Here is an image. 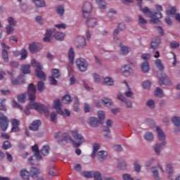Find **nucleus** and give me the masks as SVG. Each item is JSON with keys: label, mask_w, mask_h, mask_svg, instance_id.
Here are the masks:
<instances>
[{"label": "nucleus", "mask_w": 180, "mask_h": 180, "mask_svg": "<svg viewBox=\"0 0 180 180\" xmlns=\"http://www.w3.org/2000/svg\"><path fill=\"white\" fill-rule=\"evenodd\" d=\"M124 84H125L127 88L128 89V91L124 92L125 96H127V98H133V96L134 94L130 89V87L129 86V84L127 83V82L126 80L124 81Z\"/></svg>", "instance_id": "7c9ffc66"}, {"label": "nucleus", "mask_w": 180, "mask_h": 180, "mask_svg": "<svg viewBox=\"0 0 180 180\" xmlns=\"http://www.w3.org/2000/svg\"><path fill=\"white\" fill-rule=\"evenodd\" d=\"M120 54L121 56H127L128 53H130L131 51V49L130 47L123 45V44H120Z\"/></svg>", "instance_id": "dca6fc26"}, {"label": "nucleus", "mask_w": 180, "mask_h": 180, "mask_svg": "<svg viewBox=\"0 0 180 180\" xmlns=\"http://www.w3.org/2000/svg\"><path fill=\"white\" fill-rule=\"evenodd\" d=\"M40 153L42 155H49V153H50V147H49V146H43Z\"/></svg>", "instance_id": "ea45409f"}, {"label": "nucleus", "mask_w": 180, "mask_h": 180, "mask_svg": "<svg viewBox=\"0 0 180 180\" xmlns=\"http://www.w3.org/2000/svg\"><path fill=\"white\" fill-rule=\"evenodd\" d=\"M122 178L124 180H133V177L129 174H122Z\"/></svg>", "instance_id": "774afa93"}, {"label": "nucleus", "mask_w": 180, "mask_h": 180, "mask_svg": "<svg viewBox=\"0 0 180 180\" xmlns=\"http://www.w3.org/2000/svg\"><path fill=\"white\" fill-rule=\"evenodd\" d=\"M39 174H40V170H39V169H37L36 167L31 168L30 175H31L32 178H33V179H34V178H37V176H39Z\"/></svg>", "instance_id": "c85d7f7f"}, {"label": "nucleus", "mask_w": 180, "mask_h": 180, "mask_svg": "<svg viewBox=\"0 0 180 180\" xmlns=\"http://www.w3.org/2000/svg\"><path fill=\"white\" fill-rule=\"evenodd\" d=\"M56 12L58 13V15H60V16H63L64 15V7L62 6H58L56 8Z\"/></svg>", "instance_id": "4d7b16f0"}, {"label": "nucleus", "mask_w": 180, "mask_h": 180, "mask_svg": "<svg viewBox=\"0 0 180 180\" xmlns=\"http://www.w3.org/2000/svg\"><path fill=\"white\" fill-rule=\"evenodd\" d=\"M96 1L98 4L100 9L106 8V3H105V0H96Z\"/></svg>", "instance_id": "3c124183"}, {"label": "nucleus", "mask_w": 180, "mask_h": 180, "mask_svg": "<svg viewBox=\"0 0 180 180\" xmlns=\"http://www.w3.org/2000/svg\"><path fill=\"white\" fill-rule=\"evenodd\" d=\"M152 172L153 174L154 179L155 180H160V174L158 173V170L157 169V168L153 167L152 169Z\"/></svg>", "instance_id": "603ef678"}, {"label": "nucleus", "mask_w": 180, "mask_h": 180, "mask_svg": "<svg viewBox=\"0 0 180 180\" xmlns=\"http://www.w3.org/2000/svg\"><path fill=\"white\" fill-rule=\"evenodd\" d=\"M12 147V145H11V142L9 141H6L3 143V148L4 150H8V148H11Z\"/></svg>", "instance_id": "bf43d9fd"}, {"label": "nucleus", "mask_w": 180, "mask_h": 180, "mask_svg": "<svg viewBox=\"0 0 180 180\" xmlns=\"http://www.w3.org/2000/svg\"><path fill=\"white\" fill-rule=\"evenodd\" d=\"M139 26L141 27H144V25H146L147 20L143 18V16L139 15Z\"/></svg>", "instance_id": "5fc2aeb1"}, {"label": "nucleus", "mask_w": 180, "mask_h": 180, "mask_svg": "<svg viewBox=\"0 0 180 180\" xmlns=\"http://www.w3.org/2000/svg\"><path fill=\"white\" fill-rule=\"evenodd\" d=\"M11 105L13 108H17V109H20V110H23V107L19 105L16 101H12Z\"/></svg>", "instance_id": "052dcab7"}, {"label": "nucleus", "mask_w": 180, "mask_h": 180, "mask_svg": "<svg viewBox=\"0 0 180 180\" xmlns=\"http://www.w3.org/2000/svg\"><path fill=\"white\" fill-rule=\"evenodd\" d=\"M20 175L23 180L30 179V173L26 169H21L20 172Z\"/></svg>", "instance_id": "b1692460"}, {"label": "nucleus", "mask_w": 180, "mask_h": 180, "mask_svg": "<svg viewBox=\"0 0 180 180\" xmlns=\"http://www.w3.org/2000/svg\"><path fill=\"white\" fill-rule=\"evenodd\" d=\"M34 4L39 8H44L46 6V2L44 0H33Z\"/></svg>", "instance_id": "e433bc0d"}, {"label": "nucleus", "mask_w": 180, "mask_h": 180, "mask_svg": "<svg viewBox=\"0 0 180 180\" xmlns=\"http://www.w3.org/2000/svg\"><path fill=\"white\" fill-rule=\"evenodd\" d=\"M171 49H178L179 47V43L176 41H172L170 42Z\"/></svg>", "instance_id": "680f3d73"}, {"label": "nucleus", "mask_w": 180, "mask_h": 180, "mask_svg": "<svg viewBox=\"0 0 180 180\" xmlns=\"http://www.w3.org/2000/svg\"><path fill=\"white\" fill-rule=\"evenodd\" d=\"M68 54L69 63L70 64H74V57H75L74 49H72V48H70L68 52Z\"/></svg>", "instance_id": "2f4dec72"}, {"label": "nucleus", "mask_w": 180, "mask_h": 180, "mask_svg": "<svg viewBox=\"0 0 180 180\" xmlns=\"http://www.w3.org/2000/svg\"><path fill=\"white\" fill-rule=\"evenodd\" d=\"M166 172H167V174H172L174 169L172 167V165L169 164L166 166V169H165Z\"/></svg>", "instance_id": "e2e57ef3"}, {"label": "nucleus", "mask_w": 180, "mask_h": 180, "mask_svg": "<svg viewBox=\"0 0 180 180\" xmlns=\"http://www.w3.org/2000/svg\"><path fill=\"white\" fill-rule=\"evenodd\" d=\"M28 94H36V86L33 83H30L28 86Z\"/></svg>", "instance_id": "de8ad7c7"}, {"label": "nucleus", "mask_w": 180, "mask_h": 180, "mask_svg": "<svg viewBox=\"0 0 180 180\" xmlns=\"http://www.w3.org/2000/svg\"><path fill=\"white\" fill-rule=\"evenodd\" d=\"M97 20L95 18H89L86 21V23L88 26V27H95V26H96V23H97Z\"/></svg>", "instance_id": "bb28decb"}, {"label": "nucleus", "mask_w": 180, "mask_h": 180, "mask_svg": "<svg viewBox=\"0 0 180 180\" xmlns=\"http://www.w3.org/2000/svg\"><path fill=\"white\" fill-rule=\"evenodd\" d=\"M37 89L39 92H43L44 91V82L41 81L38 82Z\"/></svg>", "instance_id": "6e6d98bb"}, {"label": "nucleus", "mask_w": 180, "mask_h": 180, "mask_svg": "<svg viewBox=\"0 0 180 180\" xmlns=\"http://www.w3.org/2000/svg\"><path fill=\"white\" fill-rule=\"evenodd\" d=\"M41 124V121L37 120L33 121V122L30 126V130H33V131H37L39 130V127Z\"/></svg>", "instance_id": "4be33fe9"}, {"label": "nucleus", "mask_w": 180, "mask_h": 180, "mask_svg": "<svg viewBox=\"0 0 180 180\" xmlns=\"http://www.w3.org/2000/svg\"><path fill=\"white\" fill-rule=\"evenodd\" d=\"M72 101V99H71V96L67 94L62 97V102L63 103H65L66 105H68L70 102Z\"/></svg>", "instance_id": "58836bf2"}, {"label": "nucleus", "mask_w": 180, "mask_h": 180, "mask_svg": "<svg viewBox=\"0 0 180 180\" xmlns=\"http://www.w3.org/2000/svg\"><path fill=\"white\" fill-rule=\"evenodd\" d=\"M156 131L158 133V137L160 141H164V140H165V134L164 131L161 130L160 127H157Z\"/></svg>", "instance_id": "a878e982"}, {"label": "nucleus", "mask_w": 180, "mask_h": 180, "mask_svg": "<svg viewBox=\"0 0 180 180\" xmlns=\"http://www.w3.org/2000/svg\"><path fill=\"white\" fill-rule=\"evenodd\" d=\"M8 26L6 27L7 34H11L13 32V28L16 26V21L12 17L8 18Z\"/></svg>", "instance_id": "9b49d317"}, {"label": "nucleus", "mask_w": 180, "mask_h": 180, "mask_svg": "<svg viewBox=\"0 0 180 180\" xmlns=\"http://www.w3.org/2000/svg\"><path fill=\"white\" fill-rule=\"evenodd\" d=\"M117 99L119 101H121L122 102V106H126V108H131L133 106V104L131 101H127V98L123 96L122 93H120L117 96Z\"/></svg>", "instance_id": "4468645a"}, {"label": "nucleus", "mask_w": 180, "mask_h": 180, "mask_svg": "<svg viewBox=\"0 0 180 180\" xmlns=\"http://www.w3.org/2000/svg\"><path fill=\"white\" fill-rule=\"evenodd\" d=\"M53 108L54 109H56V112L57 113H58V115L64 116V111L61 110V101H60V99H56L54 101Z\"/></svg>", "instance_id": "2eb2a0df"}, {"label": "nucleus", "mask_w": 180, "mask_h": 180, "mask_svg": "<svg viewBox=\"0 0 180 180\" xmlns=\"http://www.w3.org/2000/svg\"><path fill=\"white\" fill-rule=\"evenodd\" d=\"M101 148V145L99 143H94L93 146V152L91 155V158H94L96 155V153L98 152V150Z\"/></svg>", "instance_id": "72a5a7b5"}, {"label": "nucleus", "mask_w": 180, "mask_h": 180, "mask_svg": "<svg viewBox=\"0 0 180 180\" xmlns=\"http://www.w3.org/2000/svg\"><path fill=\"white\" fill-rule=\"evenodd\" d=\"M78 42H79V49H82L86 46V40L85 39V37H79L77 38Z\"/></svg>", "instance_id": "c756f323"}, {"label": "nucleus", "mask_w": 180, "mask_h": 180, "mask_svg": "<svg viewBox=\"0 0 180 180\" xmlns=\"http://www.w3.org/2000/svg\"><path fill=\"white\" fill-rule=\"evenodd\" d=\"M146 105L148 106V108H150V109H154L155 108V103H154L153 100H148L146 102Z\"/></svg>", "instance_id": "13d9d810"}, {"label": "nucleus", "mask_w": 180, "mask_h": 180, "mask_svg": "<svg viewBox=\"0 0 180 180\" xmlns=\"http://www.w3.org/2000/svg\"><path fill=\"white\" fill-rule=\"evenodd\" d=\"M18 102H20L21 103H25L26 102V94H22L18 96Z\"/></svg>", "instance_id": "864d4df0"}, {"label": "nucleus", "mask_w": 180, "mask_h": 180, "mask_svg": "<svg viewBox=\"0 0 180 180\" xmlns=\"http://www.w3.org/2000/svg\"><path fill=\"white\" fill-rule=\"evenodd\" d=\"M141 71L143 72H148L150 71V63L148 62H143L141 66Z\"/></svg>", "instance_id": "473e14b6"}, {"label": "nucleus", "mask_w": 180, "mask_h": 180, "mask_svg": "<svg viewBox=\"0 0 180 180\" xmlns=\"http://www.w3.org/2000/svg\"><path fill=\"white\" fill-rule=\"evenodd\" d=\"M31 65L32 67H34L35 69V72L37 78L39 79H41L42 81H46V73L41 70V65L40 63H37L36 60L32 59L31 61Z\"/></svg>", "instance_id": "20e7f679"}, {"label": "nucleus", "mask_w": 180, "mask_h": 180, "mask_svg": "<svg viewBox=\"0 0 180 180\" xmlns=\"http://www.w3.org/2000/svg\"><path fill=\"white\" fill-rule=\"evenodd\" d=\"M1 47L3 49L1 52V57L5 63L9 62V54L8 53V51L9 49H11V46L6 45L5 43H1Z\"/></svg>", "instance_id": "423d86ee"}, {"label": "nucleus", "mask_w": 180, "mask_h": 180, "mask_svg": "<svg viewBox=\"0 0 180 180\" xmlns=\"http://www.w3.org/2000/svg\"><path fill=\"white\" fill-rule=\"evenodd\" d=\"M165 144H167L166 142H162L161 143H158L155 146L154 150L156 155H160V153H161V150L164 148Z\"/></svg>", "instance_id": "5701e85b"}, {"label": "nucleus", "mask_w": 180, "mask_h": 180, "mask_svg": "<svg viewBox=\"0 0 180 180\" xmlns=\"http://www.w3.org/2000/svg\"><path fill=\"white\" fill-rule=\"evenodd\" d=\"M89 124L91 127H98V124H102V121H100L96 117H91L89 118Z\"/></svg>", "instance_id": "f3484780"}, {"label": "nucleus", "mask_w": 180, "mask_h": 180, "mask_svg": "<svg viewBox=\"0 0 180 180\" xmlns=\"http://www.w3.org/2000/svg\"><path fill=\"white\" fill-rule=\"evenodd\" d=\"M76 65L79 71H82V72H85V70L88 68V63H86V61L84 58L77 59Z\"/></svg>", "instance_id": "6e6552de"}, {"label": "nucleus", "mask_w": 180, "mask_h": 180, "mask_svg": "<svg viewBox=\"0 0 180 180\" xmlns=\"http://www.w3.org/2000/svg\"><path fill=\"white\" fill-rule=\"evenodd\" d=\"M49 79L51 85H57V80L56 79V77L50 76Z\"/></svg>", "instance_id": "69168bd1"}, {"label": "nucleus", "mask_w": 180, "mask_h": 180, "mask_svg": "<svg viewBox=\"0 0 180 180\" xmlns=\"http://www.w3.org/2000/svg\"><path fill=\"white\" fill-rule=\"evenodd\" d=\"M54 37L56 40H59V41H61L64 40V37H65V34L63 32H56L54 34Z\"/></svg>", "instance_id": "c9c22d12"}, {"label": "nucleus", "mask_w": 180, "mask_h": 180, "mask_svg": "<svg viewBox=\"0 0 180 180\" xmlns=\"http://www.w3.org/2000/svg\"><path fill=\"white\" fill-rule=\"evenodd\" d=\"M8 126H9V120H8V117L5 116L4 113L0 112V127L2 131H6Z\"/></svg>", "instance_id": "39448f33"}, {"label": "nucleus", "mask_w": 180, "mask_h": 180, "mask_svg": "<svg viewBox=\"0 0 180 180\" xmlns=\"http://www.w3.org/2000/svg\"><path fill=\"white\" fill-rule=\"evenodd\" d=\"M27 57V51L26 49H22L21 51L20 60H25Z\"/></svg>", "instance_id": "0e129e2a"}, {"label": "nucleus", "mask_w": 180, "mask_h": 180, "mask_svg": "<svg viewBox=\"0 0 180 180\" xmlns=\"http://www.w3.org/2000/svg\"><path fill=\"white\" fill-rule=\"evenodd\" d=\"M30 109H34L37 110L39 113H46L49 109L47 107L43 104H39L35 102H31L28 105V108L24 110V113L25 115H30Z\"/></svg>", "instance_id": "7ed1b4c3"}, {"label": "nucleus", "mask_w": 180, "mask_h": 180, "mask_svg": "<svg viewBox=\"0 0 180 180\" xmlns=\"http://www.w3.org/2000/svg\"><path fill=\"white\" fill-rule=\"evenodd\" d=\"M136 5L139 8V11H142L143 13L148 18H150V22H157L158 18H161L162 15L160 13H155L153 12L148 8H143V0H136Z\"/></svg>", "instance_id": "f03ea898"}, {"label": "nucleus", "mask_w": 180, "mask_h": 180, "mask_svg": "<svg viewBox=\"0 0 180 180\" xmlns=\"http://www.w3.org/2000/svg\"><path fill=\"white\" fill-rule=\"evenodd\" d=\"M158 77H159L160 85H171V80L165 73H161V76L158 75Z\"/></svg>", "instance_id": "f8f14e48"}, {"label": "nucleus", "mask_w": 180, "mask_h": 180, "mask_svg": "<svg viewBox=\"0 0 180 180\" xmlns=\"http://www.w3.org/2000/svg\"><path fill=\"white\" fill-rule=\"evenodd\" d=\"M160 43H161V38H160V37H156L150 44V49H152L153 50H155L157 47L160 46Z\"/></svg>", "instance_id": "aec40b11"}, {"label": "nucleus", "mask_w": 180, "mask_h": 180, "mask_svg": "<svg viewBox=\"0 0 180 180\" xmlns=\"http://www.w3.org/2000/svg\"><path fill=\"white\" fill-rule=\"evenodd\" d=\"M43 49V45L40 43L34 42L30 44V51L32 54L37 53V51H40Z\"/></svg>", "instance_id": "ddd939ff"}, {"label": "nucleus", "mask_w": 180, "mask_h": 180, "mask_svg": "<svg viewBox=\"0 0 180 180\" xmlns=\"http://www.w3.org/2000/svg\"><path fill=\"white\" fill-rule=\"evenodd\" d=\"M98 117L99 119L98 120L103 124V122H105V112L103 111H98Z\"/></svg>", "instance_id": "a18cd8bd"}, {"label": "nucleus", "mask_w": 180, "mask_h": 180, "mask_svg": "<svg viewBox=\"0 0 180 180\" xmlns=\"http://www.w3.org/2000/svg\"><path fill=\"white\" fill-rule=\"evenodd\" d=\"M172 123L176 126L175 131H180V117L174 116L172 119Z\"/></svg>", "instance_id": "393cba45"}, {"label": "nucleus", "mask_w": 180, "mask_h": 180, "mask_svg": "<svg viewBox=\"0 0 180 180\" xmlns=\"http://www.w3.org/2000/svg\"><path fill=\"white\" fill-rule=\"evenodd\" d=\"M121 72L125 77H129L133 74V64L124 65L121 68Z\"/></svg>", "instance_id": "9d476101"}, {"label": "nucleus", "mask_w": 180, "mask_h": 180, "mask_svg": "<svg viewBox=\"0 0 180 180\" xmlns=\"http://www.w3.org/2000/svg\"><path fill=\"white\" fill-rule=\"evenodd\" d=\"M102 103L104 105V106H106L107 108H109V106H112V101L109 98H103L102 100Z\"/></svg>", "instance_id": "09e8293b"}, {"label": "nucleus", "mask_w": 180, "mask_h": 180, "mask_svg": "<svg viewBox=\"0 0 180 180\" xmlns=\"http://www.w3.org/2000/svg\"><path fill=\"white\" fill-rule=\"evenodd\" d=\"M104 84L110 86L115 84V82H113V79L111 77H105L104 79Z\"/></svg>", "instance_id": "8fccbe9b"}, {"label": "nucleus", "mask_w": 180, "mask_h": 180, "mask_svg": "<svg viewBox=\"0 0 180 180\" xmlns=\"http://www.w3.org/2000/svg\"><path fill=\"white\" fill-rule=\"evenodd\" d=\"M11 82L13 85H22V84H25V77L20 75L17 79L12 78Z\"/></svg>", "instance_id": "6ab92c4d"}, {"label": "nucleus", "mask_w": 180, "mask_h": 180, "mask_svg": "<svg viewBox=\"0 0 180 180\" xmlns=\"http://www.w3.org/2000/svg\"><path fill=\"white\" fill-rule=\"evenodd\" d=\"M54 32H56V29H51L46 30V32L45 34V37L43 39L44 41L46 43H49L51 39V36L54 34Z\"/></svg>", "instance_id": "a211bd4d"}, {"label": "nucleus", "mask_w": 180, "mask_h": 180, "mask_svg": "<svg viewBox=\"0 0 180 180\" xmlns=\"http://www.w3.org/2000/svg\"><path fill=\"white\" fill-rule=\"evenodd\" d=\"M145 140H147L148 141H152V140H154V135L151 132H146L144 135Z\"/></svg>", "instance_id": "37998d69"}, {"label": "nucleus", "mask_w": 180, "mask_h": 180, "mask_svg": "<svg viewBox=\"0 0 180 180\" xmlns=\"http://www.w3.org/2000/svg\"><path fill=\"white\" fill-rule=\"evenodd\" d=\"M106 157H108V152H106L105 150L99 151L97 153V158H98V161H103V160H105V158H106Z\"/></svg>", "instance_id": "cd10ccee"}, {"label": "nucleus", "mask_w": 180, "mask_h": 180, "mask_svg": "<svg viewBox=\"0 0 180 180\" xmlns=\"http://www.w3.org/2000/svg\"><path fill=\"white\" fill-rule=\"evenodd\" d=\"M51 73L52 75L51 77H53L54 78H60V76L61 75L58 69H52Z\"/></svg>", "instance_id": "c03bdc74"}, {"label": "nucleus", "mask_w": 180, "mask_h": 180, "mask_svg": "<svg viewBox=\"0 0 180 180\" xmlns=\"http://www.w3.org/2000/svg\"><path fill=\"white\" fill-rule=\"evenodd\" d=\"M155 64L157 68L160 70V71H162L164 70V68H165L164 65H162V63H161L160 59L155 60Z\"/></svg>", "instance_id": "79ce46f5"}, {"label": "nucleus", "mask_w": 180, "mask_h": 180, "mask_svg": "<svg viewBox=\"0 0 180 180\" xmlns=\"http://www.w3.org/2000/svg\"><path fill=\"white\" fill-rule=\"evenodd\" d=\"M142 85L145 89H150V86H151V82H150V81H145Z\"/></svg>", "instance_id": "338daca9"}, {"label": "nucleus", "mask_w": 180, "mask_h": 180, "mask_svg": "<svg viewBox=\"0 0 180 180\" xmlns=\"http://www.w3.org/2000/svg\"><path fill=\"white\" fill-rule=\"evenodd\" d=\"M82 12L84 18H88L89 13L92 12V4L89 2H85L83 4Z\"/></svg>", "instance_id": "1a4fd4ad"}, {"label": "nucleus", "mask_w": 180, "mask_h": 180, "mask_svg": "<svg viewBox=\"0 0 180 180\" xmlns=\"http://www.w3.org/2000/svg\"><path fill=\"white\" fill-rule=\"evenodd\" d=\"M106 124L108 127H105L103 128L104 131H107V133H110V127H112V120H108L106 121Z\"/></svg>", "instance_id": "49530a36"}, {"label": "nucleus", "mask_w": 180, "mask_h": 180, "mask_svg": "<svg viewBox=\"0 0 180 180\" xmlns=\"http://www.w3.org/2000/svg\"><path fill=\"white\" fill-rule=\"evenodd\" d=\"M22 74H30V66L29 65H22L21 66Z\"/></svg>", "instance_id": "4c0bfd02"}, {"label": "nucleus", "mask_w": 180, "mask_h": 180, "mask_svg": "<svg viewBox=\"0 0 180 180\" xmlns=\"http://www.w3.org/2000/svg\"><path fill=\"white\" fill-rule=\"evenodd\" d=\"M85 178H94V180H102V174L99 172H84Z\"/></svg>", "instance_id": "0eeeda50"}, {"label": "nucleus", "mask_w": 180, "mask_h": 180, "mask_svg": "<svg viewBox=\"0 0 180 180\" xmlns=\"http://www.w3.org/2000/svg\"><path fill=\"white\" fill-rule=\"evenodd\" d=\"M70 133L73 139L78 141L77 143L72 140L71 136H70V135H68L67 133L62 134L61 139L58 141V143L60 144V146H65L67 143L71 141L73 147H75V148H78V147H80L81 144L85 141V139H84V136H82L81 134H79L77 130H72L70 131Z\"/></svg>", "instance_id": "f257e3e1"}, {"label": "nucleus", "mask_w": 180, "mask_h": 180, "mask_svg": "<svg viewBox=\"0 0 180 180\" xmlns=\"http://www.w3.org/2000/svg\"><path fill=\"white\" fill-rule=\"evenodd\" d=\"M155 8L158 11H151L152 13H160L162 15L161 18H162V13H161V11H163L162 6H161L160 4H157L155 6ZM161 18H157L158 19L157 22H153V23H158V22L159 20L158 19H161Z\"/></svg>", "instance_id": "f704fd0d"}, {"label": "nucleus", "mask_w": 180, "mask_h": 180, "mask_svg": "<svg viewBox=\"0 0 180 180\" xmlns=\"http://www.w3.org/2000/svg\"><path fill=\"white\" fill-rule=\"evenodd\" d=\"M32 152L34 153V155L37 158V160H42V157L40 155V150H39V146H37V144H34L32 147Z\"/></svg>", "instance_id": "412c9836"}, {"label": "nucleus", "mask_w": 180, "mask_h": 180, "mask_svg": "<svg viewBox=\"0 0 180 180\" xmlns=\"http://www.w3.org/2000/svg\"><path fill=\"white\" fill-rule=\"evenodd\" d=\"M155 95L157 98H162L164 96V92L160 87H157L155 91Z\"/></svg>", "instance_id": "a19ab883"}]
</instances>
